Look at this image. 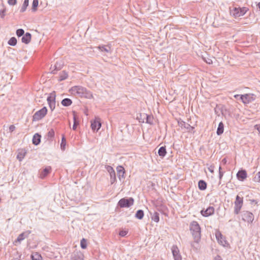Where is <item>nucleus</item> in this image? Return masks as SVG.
<instances>
[{
  "label": "nucleus",
  "instance_id": "obj_16",
  "mask_svg": "<svg viewBox=\"0 0 260 260\" xmlns=\"http://www.w3.org/2000/svg\"><path fill=\"white\" fill-rule=\"evenodd\" d=\"M116 169H117V174H118L119 178L121 176L122 178H124V174H125V173L124 168L123 167L121 166H118L117 167Z\"/></svg>",
  "mask_w": 260,
  "mask_h": 260
},
{
  "label": "nucleus",
  "instance_id": "obj_43",
  "mask_svg": "<svg viewBox=\"0 0 260 260\" xmlns=\"http://www.w3.org/2000/svg\"><path fill=\"white\" fill-rule=\"evenodd\" d=\"M208 170L211 173H214V166H211L210 167H209L208 168Z\"/></svg>",
  "mask_w": 260,
  "mask_h": 260
},
{
  "label": "nucleus",
  "instance_id": "obj_45",
  "mask_svg": "<svg viewBox=\"0 0 260 260\" xmlns=\"http://www.w3.org/2000/svg\"><path fill=\"white\" fill-rule=\"evenodd\" d=\"M1 17L3 18L5 15V10H3L0 12Z\"/></svg>",
  "mask_w": 260,
  "mask_h": 260
},
{
  "label": "nucleus",
  "instance_id": "obj_32",
  "mask_svg": "<svg viewBox=\"0 0 260 260\" xmlns=\"http://www.w3.org/2000/svg\"><path fill=\"white\" fill-rule=\"evenodd\" d=\"M144 216V212L142 210H138L136 214V217L138 219H142Z\"/></svg>",
  "mask_w": 260,
  "mask_h": 260
},
{
  "label": "nucleus",
  "instance_id": "obj_14",
  "mask_svg": "<svg viewBox=\"0 0 260 260\" xmlns=\"http://www.w3.org/2000/svg\"><path fill=\"white\" fill-rule=\"evenodd\" d=\"M31 36L30 33L26 32L22 38V42L25 44H28L31 40Z\"/></svg>",
  "mask_w": 260,
  "mask_h": 260
},
{
  "label": "nucleus",
  "instance_id": "obj_2",
  "mask_svg": "<svg viewBox=\"0 0 260 260\" xmlns=\"http://www.w3.org/2000/svg\"><path fill=\"white\" fill-rule=\"evenodd\" d=\"M90 126L93 132H97L101 127V120L99 117H95L90 121Z\"/></svg>",
  "mask_w": 260,
  "mask_h": 260
},
{
  "label": "nucleus",
  "instance_id": "obj_30",
  "mask_svg": "<svg viewBox=\"0 0 260 260\" xmlns=\"http://www.w3.org/2000/svg\"><path fill=\"white\" fill-rule=\"evenodd\" d=\"M106 169L110 174V176H112V175L114 176V175H115V171L112 167L107 166L106 167Z\"/></svg>",
  "mask_w": 260,
  "mask_h": 260
},
{
  "label": "nucleus",
  "instance_id": "obj_8",
  "mask_svg": "<svg viewBox=\"0 0 260 260\" xmlns=\"http://www.w3.org/2000/svg\"><path fill=\"white\" fill-rule=\"evenodd\" d=\"M216 239L217 240L218 243L224 247H227L229 245V244L225 240L224 238L223 237L222 234L219 232H217L215 234Z\"/></svg>",
  "mask_w": 260,
  "mask_h": 260
},
{
  "label": "nucleus",
  "instance_id": "obj_20",
  "mask_svg": "<svg viewBox=\"0 0 260 260\" xmlns=\"http://www.w3.org/2000/svg\"><path fill=\"white\" fill-rule=\"evenodd\" d=\"M31 257L32 260H43L41 255L38 252L33 253Z\"/></svg>",
  "mask_w": 260,
  "mask_h": 260
},
{
  "label": "nucleus",
  "instance_id": "obj_42",
  "mask_svg": "<svg viewBox=\"0 0 260 260\" xmlns=\"http://www.w3.org/2000/svg\"><path fill=\"white\" fill-rule=\"evenodd\" d=\"M15 129V126L14 125H11L9 126V130L10 132H13Z\"/></svg>",
  "mask_w": 260,
  "mask_h": 260
},
{
  "label": "nucleus",
  "instance_id": "obj_36",
  "mask_svg": "<svg viewBox=\"0 0 260 260\" xmlns=\"http://www.w3.org/2000/svg\"><path fill=\"white\" fill-rule=\"evenodd\" d=\"M68 75V74L65 72H61L59 77V80L61 81L67 78Z\"/></svg>",
  "mask_w": 260,
  "mask_h": 260
},
{
  "label": "nucleus",
  "instance_id": "obj_44",
  "mask_svg": "<svg viewBox=\"0 0 260 260\" xmlns=\"http://www.w3.org/2000/svg\"><path fill=\"white\" fill-rule=\"evenodd\" d=\"M221 167H220L219 168V174L220 179H221L223 175V173L222 172H221Z\"/></svg>",
  "mask_w": 260,
  "mask_h": 260
},
{
  "label": "nucleus",
  "instance_id": "obj_18",
  "mask_svg": "<svg viewBox=\"0 0 260 260\" xmlns=\"http://www.w3.org/2000/svg\"><path fill=\"white\" fill-rule=\"evenodd\" d=\"M224 132V124L223 122H220L219 124L217 129V134L218 135H221Z\"/></svg>",
  "mask_w": 260,
  "mask_h": 260
},
{
  "label": "nucleus",
  "instance_id": "obj_39",
  "mask_svg": "<svg viewBox=\"0 0 260 260\" xmlns=\"http://www.w3.org/2000/svg\"><path fill=\"white\" fill-rule=\"evenodd\" d=\"M8 3L10 5L14 6L17 4V0H8Z\"/></svg>",
  "mask_w": 260,
  "mask_h": 260
},
{
  "label": "nucleus",
  "instance_id": "obj_37",
  "mask_svg": "<svg viewBox=\"0 0 260 260\" xmlns=\"http://www.w3.org/2000/svg\"><path fill=\"white\" fill-rule=\"evenodd\" d=\"M254 181L256 182L260 183V172H258L254 178Z\"/></svg>",
  "mask_w": 260,
  "mask_h": 260
},
{
  "label": "nucleus",
  "instance_id": "obj_40",
  "mask_svg": "<svg viewBox=\"0 0 260 260\" xmlns=\"http://www.w3.org/2000/svg\"><path fill=\"white\" fill-rule=\"evenodd\" d=\"M116 181V175L110 176V181L111 184H113Z\"/></svg>",
  "mask_w": 260,
  "mask_h": 260
},
{
  "label": "nucleus",
  "instance_id": "obj_17",
  "mask_svg": "<svg viewBox=\"0 0 260 260\" xmlns=\"http://www.w3.org/2000/svg\"><path fill=\"white\" fill-rule=\"evenodd\" d=\"M41 136L38 134H36L33 137L32 143L34 144L37 145L40 142Z\"/></svg>",
  "mask_w": 260,
  "mask_h": 260
},
{
  "label": "nucleus",
  "instance_id": "obj_38",
  "mask_svg": "<svg viewBox=\"0 0 260 260\" xmlns=\"http://www.w3.org/2000/svg\"><path fill=\"white\" fill-rule=\"evenodd\" d=\"M24 30L22 29H18L16 31V34L18 37H20L24 34Z\"/></svg>",
  "mask_w": 260,
  "mask_h": 260
},
{
  "label": "nucleus",
  "instance_id": "obj_19",
  "mask_svg": "<svg viewBox=\"0 0 260 260\" xmlns=\"http://www.w3.org/2000/svg\"><path fill=\"white\" fill-rule=\"evenodd\" d=\"M120 237H124L128 234L127 229H119L117 232Z\"/></svg>",
  "mask_w": 260,
  "mask_h": 260
},
{
  "label": "nucleus",
  "instance_id": "obj_22",
  "mask_svg": "<svg viewBox=\"0 0 260 260\" xmlns=\"http://www.w3.org/2000/svg\"><path fill=\"white\" fill-rule=\"evenodd\" d=\"M198 187L201 190H205L207 188V183L203 180H200L198 183Z\"/></svg>",
  "mask_w": 260,
  "mask_h": 260
},
{
  "label": "nucleus",
  "instance_id": "obj_23",
  "mask_svg": "<svg viewBox=\"0 0 260 260\" xmlns=\"http://www.w3.org/2000/svg\"><path fill=\"white\" fill-rule=\"evenodd\" d=\"M98 49L101 51H104L106 52H109L110 51L111 47L110 46H99Z\"/></svg>",
  "mask_w": 260,
  "mask_h": 260
},
{
  "label": "nucleus",
  "instance_id": "obj_15",
  "mask_svg": "<svg viewBox=\"0 0 260 260\" xmlns=\"http://www.w3.org/2000/svg\"><path fill=\"white\" fill-rule=\"evenodd\" d=\"M192 233L196 241H198L200 238V229H194L192 230Z\"/></svg>",
  "mask_w": 260,
  "mask_h": 260
},
{
  "label": "nucleus",
  "instance_id": "obj_47",
  "mask_svg": "<svg viewBox=\"0 0 260 260\" xmlns=\"http://www.w3.org/2000/svg\"><path fill=\"white\" fill-rule=\"evenodd\" d=\"M214 260H222V258H221V257H220V256H216V257L214 258Z\"/></svg>",
  "mask_w": 260,
  "mask_h": 260
},
{
  "label": "nucleus",
  "instance_id": "obj_24",
  "mask_svg": "<svg viewBox=\"0 0 260 260\" xmlns=\"http://www.w3.org/2000/svg\"><path fill=\"white\" fill-rule=\"evenodd\" d=\"M88 241L85 238H83L81 239L80 241V246L82 249H86L87 247Z\"/></svg>",
  "mask_w": 260,
  "mask_h": 260
},
{
  "label": "nucleus",
  "instance_id": "obj_41",
  "mask_svg": "<svg viewBox=\"0 0 260 260\" xmlns=\"http://www.w3.org/2000/svg\"><path fill=\"white\" fill-rule=\"evenodd\" d=\"M65 142H66V139H65L64 137H63L62 138V142L61 144V147L63 149H64Z\"/></svg>",
  "mask_w": 260,
  "mask_h": 260
},
{
  "label": "nucleus",
  "instance_id": "obj_6",
  "mask_svg": "<svg viewBox=\"0 0 260 260\" xmlns=\"http://www.w3.org/2000/svg\"><path fill=\"white\" fill-rule=\"evenodd\" d=\"M134 199L132 198L128 199L122 198L118 202V205L121 208L129 207L134 204Z\"/></svg>",
  "mask_w": 260,
  "mask_h": 260
},
{
  "label": "nucleus",
  "instance_id": "obj_31",
  "mask_svg": "<svg viewBox=\"0 0 260 260\" xmlns=\"http://www.w3.org/2000/svg\"><path fill=\"white\" fill-rule=\"evenodd\" d=\"M152 220L155 222H158L159 220L158 213L155 212L152 216Z\"/></svg>",
  "mask_w": 260,
  "mask_h": 260
},
{
  "label": "nucleus",
  "instance_id": "obj_10",
  "mask_svg": "<svg viewBox=\"0 0 260 260\" xmlns=\"http://www.w3.org/2000/svg\"><path fill=\"white\" fill-rule=\"evenodd\" d=\"M172 252L175 260H182V257L179 253V249L176 246L172 247Z\"/></svg>",
  "mask_w": 260,
  "mask_h": 260
},
{
  "label": "nucleus",
  "instance_id": "obj_25",
  "mask_svg": "<svg viewBox=\"0 0 260 260\" xmlns=\"http://www.w3.org/2000/svg\"><path fill=\"white\" fill-rule=\"evenodd\" d=\"M158 153L160 156L164 157L166 155L167 151L165 147H161L159 150Z\"/></svg>",
  "mask_w": 260,
  "mask_h": 260
},
{
  "label": "nucleus",
  "instance_id": "obj_11",
  "mask_svg": "<svg viewBox=\"0 0 260 260\" xmlns=\"http://www.w3.org/2000/svg\"><path fill=\"white\" fill-rule=\"evenodd\" d=\"M247 177V172L245 170H241L238 171L237 174V177L240 181H243Z\"/></svg>",
  "mask_w": 260,
  "mask_h": 260
},
{
  "label": "nucleus",
  "instance_id": "obj_9",
  "mask_svg": "<svg viewBox=\"0 0 260 260\" xmlns=\"http://www.w3.org/2000/svg\"><path fill=\"white\" fill-rule=\"evenodd\" d=\"M214 213V208L213 207L210 206L206 209H203L201 211V214L205 217H208L213 215Z\"/></svg>",
  "mask_w": 260,
  "mask_h": 260
},
{
  "label": "nucleus",
  "instance_id": "obj_3",
  "mask_svg": "<svg viewBox=\"0 0 260 260\" xmlns=\"http://www.w3.org/2000/svg\"><path fill=\"white\" fill-rule=\"evenodd\" d=\"M243 204V198L239 196H237L236 201L234 202V212L236 214H238L242 208Z\"/></svg>",
  "mask_w": 260,
  "mask_h": 260
},
{
  "label": "nucleus",
  "instance_id": "obj_28",
  "mask_svg": "<svg viewBox=\"0 0 260 260\" xmlns=\"http://www.w3.org/2000/svg\"><path fill=\"white\" fill-rule=\"evenodd\" d=\"M28 4H29V0H24L23 5L22 6V8L20 10V11L21 12H24L26 10L27 6H28Z\"/></svg>",
  "mask_w": 260,
  "mask_h": 260
},
{
  "label": "nucleus",
  "instance_id": "obj_26",
  "mask_svg": "<svg viewBox=\"0 0 260 260\" xmlns=\"http://www.w3.org/2000/svg\"><path fill=\"white\" fill-rule=\"evenodd\" d=\"M72 101L70 99H64L62 102L61 104L64 106H69L72 104Z\"/></svg>",
  "mask_w": 260,
  "mask_h": 260
},
{
  "label": "nucleus",
  "instance_id": "obj_33",
  "mask_svg": "<svg viewBox=\"0 0 260 260\" xmlns=\"http://www.w3.org/2000/svg\"><path fill=\"white\" fill-rule=\"evenodd\" d=\"M73 119H74V125H73V129L74 130H76V128H77V125H78L79 123H78V122L77 121V116H76V115L74 113Z\"/></svg>",
  "mask_w": 260,
  "mask_h": 260
},
{
  "label": "nucleus",
  "instance_id": "obj_21",
  "mask_svg": "<svg viewBox=\"0 0 260 260\" xmlns=\"http://www.w3.org/2000/svg\"><path fill=\"white\" fill-rule=\"evenodd\" d=\"M47 101L48 102L50 108L52 110L54 109L55 105V102L54 100L50 96L47 98Z\"/></svg>",
  "mask_w": 260,
  "mask_h": 260
},
{
  "label": "nucleus",
  "instance_id": "obj_29",
  "mask_svg": "<svg viewBox=\"0 0 260 260\" xmlns=\"http://www.w3.org/2000/svg\"><path fill=\"white\" fill-rule=\"evenodd\" d=\"M84 259V255L83 253L80 252L77 254V255H75L74 257H73L72 260H83Z\"/></svg>",
  "mask_w": 260,
  "mask_h": 260
},
{
  "label": "nucleus",
  "instance_id": "obj_34",
  "mask_svg": "<svg viewBox=\"0 0 260 260\" xmlns=\"http://www.w3.org/2000/svg\"><path fill=\"white\" fill-rule=\"evenodd\" d=\"M26 236L24 233L20 234L17 238V240L15 241V243L16 244L17 242H20L22 240H23Z\"/></svg>",
  "mask_w": 260,
  "mask_h": 260
},
{
  "label": "nucleus",
  "instance_id": "obj_1",
  "mask_svg": "<svg viewBox=\"0 0 260 260\" xmlns=\"http://www.w3.org/2000/svg\"><path fill=\"white\" fill-rule=\"evenodd\" d=\"M248 10L246 7L234 8L231 10V14L235 18L243 16Z\"/></svg>",
  "mask_w": 260,
  "mask_h": 260
},
{
  "label": "nucleus",
  "instance_id": "obj_48",
  "mask_svg": "<svg viewBox=\"0 0 260 260\" xmlns=\"http://www.w3.org/2000/svg\"><path fill=\"white\" fill-rule=\"evenodd\" d=\"M240 96V95H239V94H236V95H234V97H235V98H238V96Z\"/></svg>",
  "mask_w": 260,
  "mask_h": 260
},
{
  "label": "nucleus",
  "instance_id": "obj_5",
  "mask_svg": "<svg viewBox=\"0 0 260 260\" xmlns=\"http://www.w3.org/2000/svg\"><path fill=\"white\" fill-rule=\"evenodd\" d=\"M47 113V109L46 107H43L39 111L36 112L32 117L33 121H38L43 118Z\"/></svg>",
  "mask_w": 260,
  "mask_h": 260
},
{
  "label": "nucleus",
  "instance_id": "obj_49",
  "mask_svg": "<svg viewBox=\"0 0 260 260\" xmlns=\"http://www.w3.org/2000/svg\"><path fill=\"white\" fill-rule=\"evenodd\" d=\"M257 6H258L259 9L260 10V2L258 3V4H257Z\"/></svg>",
  "mask_w": 260,
  "mask_h": 260
},
{
  "label": "nucleus",
  "instance_id": "obj_4",
  "mask_svg": "<svg viewBox=\"0 0 260 260\" xmlns=\"http://www.w3.org/2000/svg\"><path fill=\"white\" fill-rule=\"evenodd\" d=\"M242 220L248 225L249 224L252 222L254 220L253 214L249 211H244L242 213Z\"/></svg>",
  "mask_w": 260,
  "mask_h": 260
},
{
  "label": "nucleus",
  "instance_id": "obj_35",
  "mask_svg": "<svg viewBox=\"0 0 260 260\" xmlns=\"http://www.w3.org/2000/svg\"><path fill=\"white\" fill-rule=\"evenodd\" d=\"M17 43V40L14 37H12L11 38L9 42H8V44L10 45H11V46H15Z\"/></svg>",
  "mask_w": 260,
  "mask_h": 260
},
{
  "label": "nucleus",
  "instance_id": "obj_7",
  "mask_svg": "<svg viewBox=\"0 0 260 260\" xmlns=\"http://www.w3.org/2000/svg\"><path fill=\"white\" fill-rule=\"evenodd\" d=\"M240 99L244 104H248L254 101L253 94H245L240 95Z\"/></svg>",
  "mask_w": 260,
  "mask_h": 260
},
{
  "label": "nucleus",
  "instance_id": "obj_12",
  "mask_svg": "<svg viewBox=\"0 0 260 260\" xmlns=\"http://www.w3.org/2000/svg\"><path fill=\"white\" fill-rule=\"evenodd\" d=\"M51 168L50 167H48L43 169L40 174V177L41 178H44L50 173Z\"/></svg>",
  "mask_w": 260,
  "mask_h": 260
},
{
  "label": "nucleus",
  "instance_id": "obj_46",
  "mask_svg": "<svg viewBox=\"0 0 260 260\" xmlns=\"http://www.w3.org/2000/svg\"><path fill=\"white\" fill-rule=\"evenodd\" d=\"M48 134L49 135L53 136L54 134V132L53 130L51 129L50 131H49Z\"/></svg>",
  "mask_w": 260,
  "mask_h": 260
},
{
  "label": "nucleus",
  "instance_id": "obj_13",
  "mask_svg": "<svg viewBox=\"0 0 260 260\" xmlns=\"http://www.w3.org/2000/svg\"><path fill=\"white\" fill-rule=\"evenodd\" d=\"M26 154V151L25 149H21L18 150V154L17 156V159L21 161L25 157Z\"/></svg>",
  "mask_w": 260,
  "mask_h": 260
},
{
  "label": "nucleus",
  "instance_id": "obj_27",
  "mask_svg": "<svg viewBox=\"0 0 260 260\" xmlns=\"http://www.w3.org/2000/svg\"><path fill=\"white\" fill-rule=\"evenodd\" d=\"M39 5V0H34L32 4V10L33 12H36Z\"/></svg>",
  "mask_w": 260,
  "mask_h": 260
}]
</instances>
